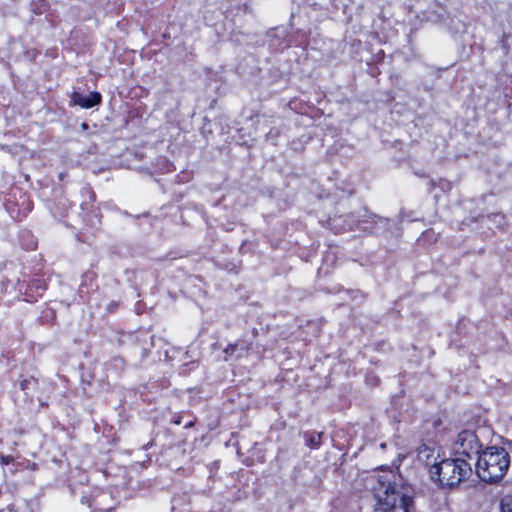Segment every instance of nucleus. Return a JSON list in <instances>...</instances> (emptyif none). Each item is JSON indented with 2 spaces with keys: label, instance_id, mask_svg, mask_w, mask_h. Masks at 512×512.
Instances as JSON below:
<instances>
[{
  "label": "nucleus",
  "instance_id": "obj_1",
  "mask_svg": "<svg viewBox=\"0 0 512 512\" xmlns=\"http://www.w3.org/2000/svg\"><path fill=\"white\" fill-rule=\"evenodd\" d=\"M372 478L375 480L372 490L383 512H392L395 509H402L403 512H412L413 499L396 490L392 483L394 479L392 471H383L382 474Z\"/></svg>",
  "mask_w": 512,
  "mask_h": 512
},
{
  "label": "nucleus",
  "instance_id": "obj_2",
  "mask_svg": "<svg viewBox=\"0 0 512 512\" xmlns=\"http://www.w3.org/2000/svg\"><path fill=\"white\" fill-rule=\"evenodd\" d=\"M427 465L431 480L441 487L454 488L472 474V467L464 458L443 459L433 464L427 462Z\"/></svg>",
  "mask_w": 512,
  "mask_h": 512
},
{
  "label": "nucleus",
  "instance_id": "obj_3",
  "mask_svg": "<svg viewBox=\"0 0 512 512\" xmlns=\"http://www.w3.org/2000/svg\"><path fill=\"white\" fill-rule=\"evenodd\" d=\"M510 466V455L502 447H488L478 457L476 473L487 483L499 482Z\"/></svg>",
  "mask_w": 512,
  "mask_h": 512
},
{
  "label": "nucleus",
  "instance_id": "obj_4",
  "mask_svg": "<svg viewBox=\"0 0 512 512\" xmlns=\"http://www.w3.org/2000/svg\"><path fill=\"white\" fill-rule=\"evenodd\" d=\"M452 449L456 458L467 460L480 452L481 443L475 432L464 430L458 434Z\"/></svg>",
  "mask_w": 512,
  "mask_h": 512
},
{
  "label": "nucleus",
  "instance_id": "obj_5",
  "mask_svg": "<svg viewBox=\"0 0 512 512\" xmlns=\"http://www.w3.org/2000/svg\"><path fill=\"white\" fill-rule=\"evenodd\" d=\"M71 101L74 105L89 109L101 102V95L98 92H91L86 95L79 92H73L71 95Z\"/></svg>",
  "mask_w": 512,
  "mask_h": 512
},
{
  "label": "nucleus",
  "instance_id": "obj_6",
  "mask_svg": "<svg viewBox=\"0 0 512 512\" xmlns=\"http://www.w3.org/2000/svg\"><path fill=\"white\" fill-rule=\"evenodd\" d=\"M500 512H512V495H505L500 501Z\"/></svg>",
  "mask_w": 512,
  "mask_h": 512
}]
</instances>
